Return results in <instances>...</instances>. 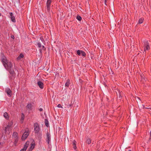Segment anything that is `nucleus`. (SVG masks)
<instances>
[{
  "mask_svg": "<svg viewBox=\"0 0 151 151\" xmlns=\"http://www.w3.org/2000/svg\"><path fill=\"white\" fill-rule=\"evenodd\" d=\"M45 125L46 126V127H49V122L48 120L47 119H45Z\"/></svg>",
  "mask_w": 151,
  "mask_h": 151,
  "instance_id": "obj_19",
  "label": "nucleus"
},
{
  "mask_svg": "<svg viewBox=\"0 0 151 151\" xmlns=\"http://www.w3.org/2000/svg\"><path fill=\"white\" fill-rule=\"evenodd\" d=\"M24 115L23 113H22V115L21 116V121H22V122H23L24 119Z\"/></svg>",
  "mask_w": 151,
  "mask_h": 151,
  "instance_id": "obj_21",
  "label": "nucleus"
},
{
  "mask_svg": "<svg viewBox=\"0 0 151 151\" xmlns=\"http://www.w3.org/2000/svg\"><path fill=\"white\" fill-rule=\"evenodd\" d=\"M9 14L10 15V17L12 21L14 22H15L16 20L15 19V17L14 16V14L12 12L9 13Z\"/></svg>",
  "mask_w": 151,
  "mask_h": 151,
  "instance_id": "obj_10",
  "label": "nucleus"
},
{
  "mask_svg": "<svg viewBox=\"0 0 151 151\" xmlns=\"http://www.w3.org/2000/svg\"><path fill=\"white\" fill-rule=\"evenodd\" d=\"M50 134L49 132H47L46 133V141L48 144H49L50 142Z\"/></svg>",
  "mask_w": 151,
  "mask_h": 151,
  "instance_id": "obj_9",
  "label": "nucleus"
},
{
  "mask_svg": "<svg viewBox=\"0 0 151 151\" xmlns=\"http://www.w3.org/2000/svg\"><path fill=\"white\" fill-rule=\"evenodd\" d=\"M14 139V144L15 145H16L17 144V143L18 141V138H16L15 139Z\"/></svg>",
  "mask_w": 151,
  "mask_h": 151,
  "instance_id": "obj_26",
  "label": "nucleus"
},
{
  "mask_svg": "<svg viewBox=\"0 0 151 151\" xmlns=\"http://www.w3.org/2000/svg\"><path fill=\"white\" fill-rule=\"evenodd\" d=\"M35 142L34 143H32L31 144V146L29 149L28 150V151H32L35 148Z\"/></svg>",
  "mask_w": 151,
  "mask_h": 151,
  "instance_id": "obj_13",
  "label": "nucleus"
},
{
  "mask_svg": "<svg viewBox=\"0 0 151 151\" xmlns=\"http://www.w3.org/2000/svg\"><path fill=\"white\" fill-rule=\"evenodd\" d=\"M107 3V1L106 0H104V3L105 5H107V4L106 3Z\"/></svg>",
  "mask_w": 151,
  "mask_h": 151,
  "instance_id": "obj_35",
  "label": "nucleus"
},
{
  "mask_svg": "<svg viewBox=\"0 0 151 151\" xmlns=\"http://www.w3.org/2000/svg\"><path fill=\"white\" fill-rule=\"evenodd\" d=\"M150 136L151 137V131H150Z\"/></svg>",
  "mask_w": 151,
  "mask_h": 151,
  "instance_id": "obj_40",
  "label": "nucleus"
},
{
  "mask_svg": "<svg viewBox=\"0 0 151 151\" xmlns=\"http://www.w3.org/2000/svg\"><path fill=\"white\" fill-rule=\"evenodd\" d=\"M9 78L10 80H12L13 79V78L15 76V73L14 70V72L12 73V74L10 73V72H9Z\"/></svg>",
  "mask_w": 151,
  "mask_h": 151,
  "instance_id": "obj_12",
  "label": "nucleus"
},
{
  "mask_svg": "<svg viewBox=\"0 0 151 151\" xmlns=\"http://www.w3.org/2000/svg\"><path fill=\"white\" fill-rule=\"evenodd\" d=\"M27 109L29 110V113L30 111H31L32 109L33 105L31 103H28L26 106Z\"/></svg>",
  "mask_w": 151,
  "mask_h": 151,
  "instance_id": "obj_8",
  "label": "nucleus"
},
{
  "mask_svg": "<svg viewBox=\"0 0 151 151\" xmlns=\"http://www.w3.org/2000/svg\"><path fill=\"white\" fill-rule=\"evenodd\" d=\"M4 116L6 119L8 118V114L6 112H5L4 113Z\"/></svg>",
  "mask_w": 151,
  "mask_h": 151,
  "instance_id": "obj_22",
  "label": "nucleus"
},
{
  "mask_svg": "<svg viewBox=\"0 0 151 151\" xmlns=\"http://www.w3.org/2000/svg\"><path fill=\"white\" fill-rule=\"evenodd\" d=\"M81 51L82 50H78L77 51V54L79 56H80L81 55Z\"/></svg>",
  "mask_w": 151,
  "mask_h": 151,
  "instance_id": "obj_25",
  "label": "nucleus"
},
{
  "mask_svg": "<svg viewBox=\"0 0 151 151\" xmlns=\"http://www.w3.org/2000/svg\"><path fill=\"white\" fill-rule=\"evenodd\" d=\"M117 91H118V92L119 93V97H120L121 96V93L120 91L118 90Z\"/></svg>",
  "mask_w": 151,
  "mask_h": 151,
  "instance_id": "obj_30",
  "label": "nucleus"
},
{
  "mask_svg": "<svg viewBox=\"0 0 151 151\" xmlns=\"http://www.w3.org/2000/svg\"><path fill=\"white\" fill-rule=\"evenodd\" d=\"M52 0H47L46 3V9L48 12L50 13L51 4Z\"/></svg>",
  "mask_w": 151,
  "mask_h": 151,
  "instance_id": "obj_4",
  "label": "nucleus"
},
{
  "mask_svg": "<svg viewBox=\"0 0 151 151\" xmlns=\"http://www.w3.org/2000/svg\"><path fill=\"white\" fill-rule=\"evenodd\" d=\"M39 50V51H40V53H42V49H40Z\"/></svg>",
  "mask_w": 151,
  "mask_h": 151,
  "instance_id": "obj_34",
  "label": "nucleus"
},
{
  "mask_svg": "<svg viewBox=\"0 0 151 151\" xmlns=\"http://www.w3.org/2000/svg\"><path fill=\"white\" fill-rule=\"evenodd\" d=\"M57 106L59 108H62V106L60 104H58V105Z\"/></svg>",
  "mask_w": 151,
  "mask_h": 151,
  "instance_id": "obj_32",
  "label": "nucleus"
},
{
  "mask_svg": "<svg viewBox=\"0 0 151 151\" xmlns=\"http://www.w3.org/2000/svg\"><path fill=\"white\" fill-rule=\"evenodd\" d=\"M13 138L14 139H15L16 138H18V134L16 132H14L13 133Z\"/></svg>",
  "mask_w": 151,
  "mask_h": 151,
  "instance_id": "obj_17",
  "label": "nucleus"
},
{
  "mask_svg": "<svg viewBox=\"0 0 151 151\" xmlns=\"http://www.w3.org/2000/svg\"><path fill=\"white\" fill-rule=\"evenodd\" d=\"M24 149H23V148L20 151H26Z\"/></svg>",
  "mask_w": 151,
  "mask_h": 151,
  "instance_id": "obj_36",
  "label": "nucleus"
},
{
  "mask_svg": "<svg viewBox=\"0 0 151 151\" xmlns=\"http://www.w3.org/2000/svg\"><path fill=\"white\" fill-rule=\"evenodd\" d=\"M29 133L28 131L25 132L22 136V140H25L28 136V135H29Z\"/></svg>",
  "mask_w": 151,
  "mask_h": 151,
  "instance_id": "obj_7",
  "label": "nucleus"
},
{
  "mask_svg": "<svg viewBox=\"0 0 151 151\" xmlns=\"http://www.w3.org/2000/svg\"><path fill=\"white\" fill-rule=\"evenodd\" d=\"M140 76L141 78H143L144 75L142 74H141L140 75Z\"/></svg>",
  "mask_w": 151,
  "mask_h": 151,
  "instance_id": "obj_37",
  "label": "nucleus"
},
{
  "mask_svg": "<svg viewBox=\"0 0 151 151\" xmlns=\"http://www.w3.org/2000/svg\"><path fill=\"white\" fill-rule=\"evenodd\" d=\"M1 13H0V16H1Z\"/></svg>",
  "mask_w": 151,
  "mask_h": 151,
  "instance_id": "obj_41",
  "label": "nucleus"
},
{
  "mask_svg": "<svg viewBox=\"0 0 151 151\" xmlns=\"http://www.w3.org/2000/svg\"><path fill=\"white\" fill-rule=\"evenodd\" d=\"M81 55L82 56L85 57L86 55V53L84 51L82 50Z\"/></svg>",
  "mask_w": 151,
  "mask_h": 151,
  "instance_id": "obj_24",
  "label": "nucleus"
},
{
  "mask_svg": "<svg viewBox=\"0 0 151 151\" xmlns=\"http://www.w3.org/2000/svg\"><path fill=\"white\" fill-rule=\"evenodd\" d=\"M143 45L144 47V51L150 50V47L149 44L147 40H145L143 42Z\"/></svg>",
  "mask_w": 151,
  "mask_h": 151,
  "instance_id": "obj_3",
  "label": "nucleus"
},
{
  "mask_svg": "<svg viewBox=\"0 0 151 151\" xmlns=\"http://www.w3.org/2000/svg\"><path fill=\"white\" fill-rule=\"evenodd\" d=\"M143 106V108H145V109H148V108H147V107H145L144 106Z\"/></svg>",
  "mask_w": 151,
  "mask_h": 151,
  "instance_id": "obj_38",
  "label": "nucleus"
},
{
  "mask_svg": "<svg viewBox=\"0 0 151 151\" xmlns=\"http://www.w3.org/2000/svg\"><path fill=\"white\" fill-rule=\"evenodd\" d=\"M13 123L12 122L9 123L7 126L5 127L4 131L5 132H6L7 131H9L11 130V127Z\"/></svg>",
  "mask_w": 151,
  "mask_h": 151,
  "instance_id": "obj_5",
  "label": "nucleus"
},
{
  "mask_svg": "<svg viewBox=\"0 0 151 151\" xmlns=\"http://www.w3.org/2000/svg\"><path fill=\"white\" fill-rule=\"evenodd\" d=\"M41 47H42V50H46V48L44 45H42V46H41Z\"/></svg>",
  "mask_w": 151,
  "mask_h": 151,
  "instance_id": "obj_31",
  "label": "nucleus"
},
{
  "mask_svg": "<svg viewBox=\"0 0 151 151\" xmlns=\"http://www.w3.org/2000/svg\"><path fill=\"white\" fill-rule=\"evenodd\" d=\"M39 110L40 111H43V109H42L40 108L39 109Z\"/></svg>",
  "mask_w": 151,
  "mask_h": 151,
  "instance_id": "obj_33",
  "label": "nucleus"
},
{
  "mask_svg": "<svg viewBox=\"0 0 151 151\" xmlns=\"http://www.w3.org/2000/svg\"><path fill=\"white\" fill-rule=\"evenodd\" d=\"M29 143V141H27L25 144L23 149H24L25 150H27L28 147Z\"/></svg>",
  "mask_w": 151,
  "mask_h": 151,
  "instance_id": "obj_14",
  "label": "nucleus"
},
{
  "mask_svg": "<svg viewBox=\"0 0 151 151\" xmlns=\"http://www.w3.org/2000/svg\"><path fill=\"white\" fill-rule=\"evenodd\" d=\"M12 38H13V39H14V36H12Z\"/></svg>",
  "mask_w": 151,
  "mask_h": 151,
  "instance_id": "obj_39",
  "label": "nucleus"
},
{
  "mask_svg": "<svg viewBox=\"0 0 151 151\" xmlns=\"http://www.w3.org/2000/svg\"><path fill=\"white\" fill-rule=\"evenodd\" d=\"M24 55L23 54L21 53L20 55L17 58V60H19L21 58H22L24 57Z\"/></svg>",
  "mask_w": 151,
  "mask_h": 151,
  "instance_id": "obj_18",
  "label": "nucleus"
},
{
  "mask_svg": "<svg viewBox=\"0 0 151 151\" xmlns=\"http://www.w3.org/2000/svg\"><path fill=\"white\" fill-rule=\"evenodd\" d=\"M34 132L36 135H38L39 133V134L37 136V139L40 141L42 139V133H39V131L40 130V127L39 124L37 122L35 123L34 124Z\"/></svg>",
  "mask_w": 151,
  "mask_h": 151,
  "instance_id": "obj_2",
  "label": "nucleus"
},
{
  "mask_svg": "<svg viewBox=\"0 0 151 151\" xmlns=\"http://www.w3.org/2000/svg\"><path fill=\"white\" fill-rule=\"evenodd\" d=\"M76 19L79 21H81L82 19V17L78 15L76 17Z\"/></svg>",
  "mask_w": 151,
  "mask_h": 151,
  "instance_id": "obj_23",
  "label": "nucleus"
},
{
  "mask_svg": "<svg viewBox=\"0 0 151 151\" xmlns=\"http://www.w3.org/2000/svg\"><path fill=\"white\" fill-rule=\"evenodd\" d=\"M70 84V80L69 79H68L66 81V82L65 84V87H68Z\"/></svg>",
  "mask_w": 151,
  "mask_h": 151,
  "instance_id": "obj_16",
  "label": "nucleus"
},
{
  "mask_svg": "<svg viewBox=\"0 0 151 151\" xmlns=\"http://www.w3.org/2000/svg\"><path fill=\"white\" fill-rule=\"evenodd\" d=\"M76 142L75 140H73V148L74 150H76L77 149V147H76Z\"/></svg>",
  "mask_w": 151,
  "mask_h": 151,
  "instance_id": "obj_15",
  "label": "nucleus"
},
{
  "mask_svg": "<svg viewBox=\"0 0 151 151\" xmlns=\"http://www.w3.org/2000/svg\"><path fill=\"white\" fill-rule=\"evenodd\" d=\"M1 62L5 69L9 72L12 74L14 72V68L12 63L8 61L4 56H2L1 58Z\"/></svg>",
  "mask_w": 151,
  "mask_h": 151,
  "instance_id": "obj_1",
  "label": "nucleus"
},
{
  "mask_svg": "<svg viewBox=\"0 0 151 151\" xmlns=\"http://www.w3.org/2000/svg\"><path fill=\"white\" fill-rule=\"evenodd\" d=\"M37 84L40 88L43 89L44 88V84L41 81H39L37 83Z\"/></svg>",
  "mask_w": 151,
  "mask_h": 151,
  "instance_id": "obj_11",
  "label": "nucleus"
},
{
  "mask_svg": "<svg viewBox=\"0 0 151 151\" xmlns=\"http://www.w3.org/2000/svg\"><path fill=\"white\" fill-rule=\"evenodd\" d=\"M144 19L143 18H140L139 20L138 24H141L143 23L144 21Z\"/></svg>",
  "mask_w": 151,
  "mask_h": 151,
  "instance_id": "obj_20",
  "label": "nucleus"
},
{
  "mask_svg": "<svg viewBox=\"0 0 151 151\" xmlns=\"http://www.w3.org/2000/svg\"><path fill=\"white\" fill-rule=\"evenodd\" d=\"M37 45L39 48L41 47V44L40 42H37Z\"/></svg>",
  "mask_w": 151,
  "mask_h": 151,
  "instance_id": "obj_28",
  "label": "nucleus"
},
{
  "mask_svg": "<svg viewBox=\"0 0 151 151\" xmlns=\"http://www.w3.org/2000/svg\"><path fill=\"white\" fill-rule=\"evenodd\" d=\"M40 39L42 42H45V40L42 37H40Z\"/></svg>",
  "mask_w": 151,
  "mask_h": 151,
  "instance_id": "obj_29",
  "label": "nucleus"
},
{
  "mask_svg": "<svg viewBox=\"0 0 151 151\" xmlns=\"http://www.w3.org/2000/svg\"><path fill=\"white\" fill-rule=\"evenodd\" d=\"M5 91L7 94V95L9 97H11L12 95V91L11 90L10 88H6Z\"/></svg>",
  "mask_w": 151,
  "mask_h": 151,
  "instance_id": "obj_6",
  "label": "nucleus"
},
{
  "mask_svg": "<svg viewBox=\"0 0 151 151\" xmlns=\"http://www.w3.org/2000/svg\"><path fill=\"white\" fill-rule=\"evenodd\" d=\"M86 142L88 144H90L91 142V141L90 138H88L86 140Z\"/></svg>",
  "mask_w": 151,
  "mask_h": 151,
  "instance_id": "obj_27",
  "label": "nucleus"
}]
</instances>
